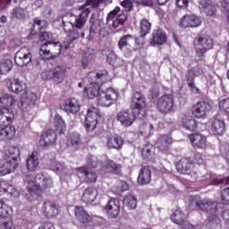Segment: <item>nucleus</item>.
Listing matches in <instances>:
<instances>
[{
    "label": "nucleus",
    "mask_w": 229,
    "mask_h": 229,
    "mask_svg": "<svg viewBox=\"0 0 229 229\" xmlns=\"http://www.w3.org/2000/svg\"><path fill=\"white\" fill-rule=\"evenodd\" d=\"M102 53H103V55H105L106 56L108 64H112L116 58L114 51H112L110 49L103 50Z\"/></svg>",
    "instance_id": "61"
},
{
    "label": "nucleus",
    "mask_w": 229,
    "mask_h": 229,
    "mask_svg": "<svg viewBox=\"0 0 229 229\" xmlns=\"http://www.w3.org/2000/svg\"><path fill=\"white\" fill-rule=\"evenodd\" d=\"M151 182V170L148 166H142L138 176V182L140 185H148Z\"/></svg>",
    "instance_id": "38"
},
{
    "label": "nucleus",
    "mask_w": 229,
    "mask_h": 229,
    "mask_svg": "<svg viewBox=\"0 0 229 229\" xmlns=\"http://www.w3.org/2000/svg\"><path fill=\"white\" fill-rule=\"evenodd\" d=\"M199 4V8H201V10H204L207 15H216V7L212 5V2H210V0H200Z\"/></svg>",
    "instance_id": "45"
},
{
    "label": "nucleus",
    "mask_w": 229,
    "mask_h": 229,
    "mask_svg": "<svg viewBox=\"0 0 229 229\" xmlns=\"http://www.w3.org/2000/svg\"><path fill=\"white\" fill-rule=\"evenodd\" d=\"M19 157H21V150H19V148L10 147L9 149L5 152L4 158L17 164V159Z\"/></svg>",
    "instance_id": "44"
},
{
    "label": "nucleus",
    "mask_w": 229,
    "mask_h": 229,
    "mask_svg": "<svg viewBox=\"0 0 229 229\" xmlns=\"http://www.w3.org/2000/svg\"><path fill=\"white\" fill-rule=\"evenodd\" d=\"M95 55H94V49L88 48L82 56L81 64L83 69H87L89 67V64L94 60Z\"/></svg>",
    "instance_id": "47"
},
{
    "label": "nucleus",
    "mask_w": 229,
    "mask_h": 229,
    "mask_svg": "<svg viewBox=\"0 0 229 229\" xmlns=\"http://www.w3.org/2000/svg\"><path fill=\"white\" fill-rule=\"evenodd\" d=\"M121 7L116 6L111 11L106 17V24L113 28V30H121L124 26V22L128 21V12L133 10V2L131 0H124L121 3Z\"/></svg>",
    "instance_id": "3"
},
{
    "label": "nucleus",
    "mask_w": 229,
    "mask_h": 229,
    "mask_svg": "<svg viewBox=\"0 0 229 229\" xmlns=\"http://www.w3.org/2000/svg\"><path fill=\"white\" fill-rule=\"evenodd\" d=\"M128 189H130V186L124 181H117L113 187L114 192H124Z\"/></svg>",
    "instance_id": "57"
},
{
    "label": "nucleus",
    "mask_w": 229,
    "mask_h": 229,
    "mask_svg": "<svg viewBox=\"0 0 229 229\" xmlns=\"http://www.w3.org/2000/svg\"><path fill=\"white\" fill-rule=\"evenodd\" d=\"M135 119H139V116H137V113H135L134 109H131V111H120L116 115V121H118V123H120L121 125L124 126L125 128L131 126V124L135 123Z\"/></svg>",
    "instance_id": "15"
},
{
    "label": "nucleus",
    "mask_w": 229,
    "mask_h": 229,
    "mask_svg": "<svg viewBox=\"0 0 229 229\" xmlns=\"http://www.w3.org/2000/svg\"><path fill=\"white\" fill-rule=\"evenodd\" d=\"M137 42V37L127 34L123 35L118 40V47L125 56H130L133 51V45Z\"/></svg>",
    "instance_id": "13"
},
{
    "label": "nucleus",
    "mask_w": 229,
    "mask_h": 229,
    "mask_svg": "<svg viewBox=\"0 0 229 229\" xmlns=\"http://www.w3.org/2000/svg\"><path fill=\"white\" fill-rule=\"evenodd\" d=\"M13 67V62L10 59H3L0 64V73L1 74H8L10 71H12Z\"/></svg>",
    "instance_id": "53"
},
{
    "label": "nucleus",
    "mask_w": 229,
    "mask_h": 229,
    "mask_svg": "<svg viewBox=\"0 0 229 229\" xmlns=\"http://www.w3.org/2000/svg\"><path fill=\"white\" fill-rule=\"evenodd\" d=\"M90 22L91 26L89 28V38H94V37L98 35L99 31H101V24H103V21L91 18Z\"/></svg>",
    "instance_id": "43"
},
{
    "label": "nucleus",
    "mask_w": 229,
    "mask_h": 229,
    "mask_svg": "<svg viewBox=\"0 0 229 229\" xmlns=\"http://www.w3.org/2000/svg\"><path fill=\"white\" fill-rule=\"evenodd\" d=\"M53 34L49 32H40L39 40L46 41L39 49V55L45 60H51L53 56L60 55L62 51V44L60 42H52Z\"/></svg>",
    "instance_id": "6"
},
{
    "label": "nucleus",
    "mask_w": 229,
    "mask_h": 229,
    "mask_svg": "<svg viewBox=\"0 0 229 229\" xmlns=\"http://www.w3.org/2000/svg\"><path fill=\"white\" fill-rule=\"evenodd\" d=\"M155 150V148H153L152 145H147L142 148L141 155L143 158H151L153 156V151Z\"/></svg>",
    "instance_id": "58"
},
{
    "label": "nucleus",
    "mask_w": 229,
    "mask_h": 229,
    "mask_svg": "<svg viewBox=\"0 0 229 229\" xmlns=\"http://www.w3.org/2000/svg\"><path fill=\"white\" fill-rule=\"evenodd\" d=\"M173 223L178 225L181 229H194V225L185 221V214L180 209H176L171 216Z\"/></svg>",
    "instance_id": "23"
},
{
    "label": "nucleus",
    "mask_w": 229,
    "mask_h": 229,
    "mask_svg": "<svg viewBox=\"0 0 229 229\" xmlns=\"http://www.w3.org/2000/svg\"><path fill=\"white\" fill-rule=\"evenodd\" d=\"M132 110L137 114L139 119H143L146 115V98L142 93L136 91L132 95Z\"/></svg>",
    "instance_id": "12"
},
{
    "label": "nucleus",
    "mask_w": 229,
    "mask_h": 229,
    "mask_svg": "<svg viewBox=\"0 0 229 229\" xmlns=\"http://www.w3.org/2000/svg\"><path fill=\"white\" fill-rule=\"evenodd\" d=\"M66 72L65 67L56 66L52 70L43 72L41 73V78L42 80L53 81L55 85H60V83H64V81L65 80Z\"/></svg>",
    "instance_id": "8"
},
{
    "label": "nucleus",
    "mask_w": 229,
    "mask_h": 229,
    "mask_svg": "<svg viewBox=\"0 0 229 229\" xmlns=\"http://www.w3.org/2000/svg\"><path fill=\"white\" fill-rule=\"evenodd\" d=\"M221 198L224 203H225L226 205H229V187L222 191Z\"/></svg>",
    "instance_id": "63"
},
{
    "label": "nucleus",
    "mask_w": 229,
    "mask_h": 229,
    "mask_svg": "<svg viewBox=\"0 0 229 229\" xmlns=\"http://www.w3.org/2000/svg\"><path fill=\"white\" fill-rule=\"evenodd\" d=\"M190 140L193 148H197V149H205V148H207V137L203 136V134H191Z\"/></svg>",
    "instance_id": "33"
},
{
    "label": "nucleus",
    "mask_w": 229,
    "mask_h": 229,
    "mask_svg": "<svg viewBox=\"0 0 229 229\" xmlns=\"http://www.w3.org/2000/svg\"><path fill=\"white\" fill-rule=\"evenodd\" d=\"M176 169L181 174H194V162L189 157L182 158L176 165Z\"/></svg>",
    "instance_id": "21"
},
{
    "label": "nucleus",
    "mask_w": 229,
    "mask_h": 229,
    "mask_svg": "<svg viewBox=\"0 0 229 229\" xmlns=\"http://www.w3.org/2000/svg\"><path fill=\"white\" fill-rule=\"evenodd\" d=\"M98 189L94 187H89L87 188L81 196V201L83 203H94L96 201V198H98Z\"/></svg>",
    "instance_id": "36"
},
{
    "label": "nucleus",
    "mask_w": 229,
    "mask_h": 229,
    "mask_svg": "<svg viewBox=\"0 0 229 229\" xmlns=\"http://www.w3.org/2000/svg\"><path fill=\"white\" fill-rule=\"evenodd\" d=\"M81 104H80V100L75 98H67L64 101V105L63 106V110L67 112L68 114H72V115H76L78 112H80V107Z\"/></svg>",
    "instance_id": "26"
},
{
    "label": "nucleus",
    "mask_w": 229,
    "mask_h": 229,
    "mask_svg": "<svg viewBox=\"0 0 229 229\" xmlns=\"http://www.w3.org/2000/svg\"><path fill=\"white\" fill-rule=\"evenodd\" d=\"M225 120L221 116L216 115L211 123V131L214 135H223L225 133Z\"/></svg>",
    "instance_id": "31"
},
{
    "label": "nucleus",
    "mask_w": 229,
    "mask_h": 229,
    "mask_svg": "<svg viewBox=\"0 0 229 229\" xmlns=\"http://www.w3.org/2000/svg\"><path fill=\"white\" fill-rule=\"evenodd\" d=\"M32 58L31 50L28 47H21L16 52L14 62L18 67H24L28 65V64H31Z\"/></svg>",
    "instance_id": "16"
},
{
    "label": "nucleus",
    "mask_w": 229,
    "mask_h": 229,
    "mask_svg": "<svg viewBox=\"0 0 229 229\" xmlns=\"http://www.w3.org/2000/svg\"><path fill=\"white\" fill-rule=\"evenodd\" d=\"M44 26H46V21H43L40 19L36 18L34 19V23L32 25V31H35L37 33V31H40V30L44 28Z\"/></svg>",
    "instance_id": "59"
},
{
    "label": "nucleus",
    "mask_w": 229,
    "mask_h": 229,
    "mask_svg": "<svg viewBox=\"0 0 229 229\" xmlns=\"http://www.w3.org/2000/svg\"><path fill=\"white\" fill-rule=\"evenodd\" d=\"M7 88L10 92H13V94H20V92L26 89V84L19 79H14L7 82Z\"/></svg>",
    "instance_id": "35"
},
{
    "label": "nucleus",
    "mask_w": 229,
    "mask_h": 229,
    "mask_svg": "<svg viewBox=\"0 0 229 229\" xmlns=\"http://www.w3.org/2000/svg\"><path fill=\"white\" fill-rule=\"evenodd\" d=\"M218 106L220 110H223L224 112H226V114H229V98H224L220 100Z\"/></svg>",
    "instance_id": "60"
},
{
    "label": "nucleus",
    "mask_w": 229,
    "mask_h": 229,
    "mask_svg": "<svg viewBox=\"0 0 229 229\" xmlns=\"http://www.w3.org/2000/svg\"><path fill=\"white\" fill-rule=\"evenodd\" d=\"M26 163L29 171H35V169L38 167V164H40V161L38 160V152L33 151L31 155L27 157Z\"/></svg>",
    "instance_id": "40"
},
{
    "label": "nucleus",
    "mask_w": 229,
    "mask_h": 229,
    "mask_svg": "<svg viewBox=\"0 0 229 229\" xmlns=\"http://www.w3.org/2000/svg\"><path fill=\"white\" fill-rule=\"evenodd\" d=\"M123 204L129 210H134L137 208V198L132 194H128L123 199Z\"/></svg>",
    "instance_id": "51"
},
{
    "label": "nucleus",
    "mask_w": 229,
    "mask_h": 229,
    "mask_svg": "<svg viewBox=\"0 0 229 229\" xmlns=\"http://www.w3.org/2000/svg\"><path fill=\"white\" fill-rule=\"evenodd\" d=\"M106 211L109 217L115 219L121 214V201L117 199H111L106 205Z\"/></svg>",
    "instance_id": "24"
},
{
    "label": "nucleus",
    "mask_w": 229,
    "mask_h": 229,
    "mask_svg": "<svg viewBox=\"0 0 229 229\" xmlns=\"http://www.w3.org/2000/svg\"><path fill=\"white\" fill-rule=\"evenodd\" d=\"M104 167L107 173H113L114 174H121V165L115 164L112 160H107L104 163Z\"/></svg>",
    "instance_id": "46"
},
{
    "label": "nucleus",
    "mask_w": 229,
    "mask_h": 229,
    "mask_svg": "<svg viewBox=\"0 0 229 229\" xmlns=\"http://www.w3.org/2000/svg\"><path fill=\"white\" fill-rule=\"evenodd\" d=\"M195 49L199 56H203L207 51L214 47V41L207 35H199L194 40Z\"/></svg>",
    "instance_id": "11"
},
{
    "label": "nucleus",
    "mask_w": 229,
    "mask_h": 229,
    "mask_svg": "<svg viewBox=\"0 0 229 229\" xmlns=\"http://www.w3.org/2000/svg\"><path fill=\"white\" fill-rule=\"evenodd\" d=\"M35 180V181H33ZM27 183V199L35 201L40 196V185L44 189L53 187V179L51 176H45L44 174H38L35 177L29 175L25 178Z\"/></svg>",
    "instance_id": "2"
},
{
    "label": "nucleus",
    "mask_w": 229,
    "mask_h": 229,
    "mask_svg": "<svg viewBox=\"0 0 229 229\" xmlns=\"http://www.w3.org/2000/svg\"><path fill=\"white\" fill-rule=\"evenodd\" d=\"M124 144V140L119 136H110L107 138V148L109 149H121Z\"/></svg>",
    "instance_id": "42"
},
{
    "label": "nucleus",
    "mask_w": 229,
    "mask_h": 229,
    "mask_svg": "<svg viewBox=\"0 0 229 229\" xmlns=\"http://www.w3.org/2000/svg\"><path fill=\"white\" fill-rule=\"evenodd\" d=\"M167 42V34L165 31L158 29L153 30L152 38H150L151 46H164Z\"/></svg>",
    "instance_id": "27"
},
{
    "label": "nucleus",
    "mask_w": 229,
    "mask_h": 229,
    "mask_svg": "<svg viewBox=\"0 0 229 229\" xmlns=\"http://www.w3.org/2000/svg\"><path fill=\"white\" fill-rule=\"evenodd\" d=\"M173 144V138L169 135H162L157 139V148L160 151H169Z\"/></svg>",
    "instance_id": "34"
},
{
    "label": "nucleus",
    "mask_w": 229,
    "mask_h": 229,
    "mask_svg": "<svg viewBox=\"0 0 229 229\" xmlns=\"http://www.w3.org/2000/svg\"><path fill=\"white\" fill-rule=\"evenodd\" d=\"M100 117L101 114L98 108L92 106L88 110L85 118V125L89 131H94V130H96V127L98 126V121Z\"/></svg>",
    "instance_id": "17"
},
{
    "label": "nucleus",
    "mask_w": 229,
    "mask_h": 229,
    "mask_svg": "<svg viewBox=\"0 0 229 229\" xmlns=\"http://www.w3.org/2000/svg\"><path fill=\"white\" fill-rule=\"evenodd\" d=\"M77 171L81 173V174H84L87 183H96V182H98V174H96L92 170L81 166L77 168Z\"/></svg>",
    "instance_id": "39"
},
{
    "label": "nucleus",
    "mask_w": 229,
    "mask_h": 229,
    "mask_svg": "<svg viewBox=\"0 0 229 229\" xmlns=\"http://www.w3.org/2000/svg\"><path fill=\"white\" fill-rule=\"evenodd\" d=\"M81 137L78 133H71L66 141V146L74 151H78L81 148Z\"/></svg>",
    "instance_id": "37"
},
{
    "label": "nucleus",
    "mask_w": 229,
    "mask_h": 229,
    "mask_svg": "<svg viewBox=\"0 0 229 229\" xmlns=\"http://www.w3.org/2000/svg\"><path fill=\"white\" fill-rule=\"evenodd\" d=\"M140 37H146L149 35L151 31V22L148 19H142L140 21Z\"/></svg>",
    "instance_id": "50"
},
{
    "label": "nucleus",
    "mask_w": 229,
    "mask_h": 229,
    "mask_svg": "<svg viewBox=\"0 0 229 229\" xmlns=\"http://www.w3.org/2000/svg\"><path fill=\"white\" fill-rule=\"evenodd\" d=\"M119 94L114 88H108L106 91H101L98 98V106H112L117 101Z\"/></svg>",
    "instance_id": "10"
},
{
    "label": "nucleus",
    "mask_w": 229,
    "mask_h": 229,
    "mask_svg": "<svg viewBox=\"0 0 229 229\" xmlns=\"http://www.w3.org/2000/svg\"><path fill=\"white\" fill-rule=\"evenodd\" d=\"M41 212L47 219H53L60 214V206L51 200H46L42 207Z\"/></svg>",
    "instance_id": "18"
},
{
    "label": "nucleus",
    "mask_w": 229,
    "mask_h": 229,
    "mask_svg": "<svg viewBox=\"0 0 229 229\" xmlns=\"http://www.w3.org/2000/svg\"><path fill=\"white\" fill-rule=\"evenodd\" d=\"M14 117L12 108H0V140H12L15 136V127L10 125Z\"/></svg>",
    "instance_id": "5"
},
{
    "label": "nucleus",
    "mask_w": 229,
    "mask_h": 229,
    "mask_svg": "<svg viewBox=\"0 0 229 229\" xmlns=\"http://www.w3.org/2000/svg\"><path fill=\"white\" fill-rule=\"evenodd\" d=\"M191 207L211 215L207 223L208 228H221V219L216 214L219 212V208L223 207V204L212 200H199L198 198H193L191 199Z\"/></svg>",
    "instance_id": "1"
},
{
    "label": "nucleus",
    "mask_w": 229,
    "mask_h": 229,
    "mask_svg": "<svg viewBox=\"0 0 229 229\" xmlns=\"http://www.w3.org/2000/svg\"><path fill=\"white\" fill-rule=\"evenodd\" d=\"M2 225L4 229H15V225H13V222H12V218L2 220Z\"/></svg>",
    "instance_id": "64"
},
{
    "label": "nucleus",
    "mask_w": 229,
    "mask_h": 229,
    "mask_svg": "<svg viewBox=\"0 0 229 229\" xmlns=\"http://www.w3.org/2000/svg\"><path fill=\"white\" fill-rule=\"evenodd\" d=\"M182 126L188 131H196L198 128V123L192 117H184L182 119Z\"/></svg>",
    "instance_id": "48"
},
{
    "label": "nucleus",
    "mask_w": 229,
    "mask_h": 229,
    "mask_svg": "<svg viewBox=\"0 0 229 229\" xmlns=\"http://www.w3.org/2000/svg\"><path fill=\"white\" fill-rule=\"evenodd\" d=\"M37 103V95L31 91H26L22 94L21 99V108L23 112H30L35 107Z\"/></svg>",
    "instance_id": "19"
},
{
    "label": "nucleus",
    "mask_w": 229,
    "mask_h": 229,
    "mask_svg": "<svg viewBox=\"0 0 229 229\" xmlns=\"http://www.w3.org/2000/svg\"><path fill=\"white\" fill-rule=\"evenodd\" d=\"M155 131V127L151 124V123H144L140 126V132L143 135V137H149Z\"/></svg>",
    "instance_id": "52"
},
{
    "label": "nucleus",
    "mask_w": 229,
    "mask_h": 229,
    "mask_svg": "<svg viewBox=\"0 0 229 229\" xmlns=\"http://www.w3.org/2000/svg\"><path fill=\"white\" fill-rule=\"evenodd\" d=\"M157 108L160 114L165 115L173 112L174 108V98L173 95H164L157 99Z\"/></svg>",
    "instance_id": "14"
},
{
    "label": "nucleus",
    "mask_w": 229,
    "mask_h": 229,
    "mask_svg": "<svg viewBox=\"0 0 229 229\" xmlns=\"http://www.w3.org/2000/svg\"><path fill=\"white\" fill-rule=\"evenodd\" d=\"M212 185H229V177L227 178L217 177L212 182Z\"/></svg>",
    "instance_id": "62"
},
{
    "label": "nucleus",
    "mask_w": 229,
    "mask_h": 229,
    "mask_svg": "<svg viewBox=\"0 0 229 229\" xmlns=\"http://www.w3.org/2000/svg\"><path fill=\"white\" fill-rule=\"evenodd\" d=\"M80 13L78 16L72 13H68L62 18V23L73 24L77 30H81L87 23L89 15H90V10L85 7H80Z\"/></svg>",
    "instance_id": "7"
},
{
    "label": "nucleus",
    "mask_w": 229,
    "mask_h": 229,
    "mask_svg": "<svg viewBox=\"0 0 229 229\" xmlns=\"http://www.w3.org/2000/svg\"><path fill=\"white\" fill-rule=\"evenodd\" d=\"M108 80H110V77H108V72L106 70L89 72L88 73L89 85L85 89L88 99H94V98L99 97L101 85L106 83Z\"/></svg>",
    "instance_id": "4"
},
{
    "label": "nucleus",
    "mask_w": 229,
    "mask_h": 229,
    "mask_svg": "<svg viewBox=\"0 0 229 229\" xmlns=\"http://www.w3.org/2000/svg\"><path fill=\"white\" fill-rule=\"evenodd\" d=\"M181 28H198L201 26V20L194 14H185L179 21Z\"/></svg>",
    "instance_id": "25"
},
{
    "label": "nucleus",
    "mask_w": 229,
    "mask_h": 229,
    "mask_svg": "<svg viewBox=\"0 0 229 229\" xmlns=\"http://www.w3.org/2000/svg\"><path fill=\"white\" fill-rule=\"evenodd\" d=\"M74 214L76 219L81 222L82 225H89L92 221V216L87 213L83 207L76 206L74 208Z\"/></svg>",
    "instance_id": "30"
},
{
    "label": "nucleus",
    "mask_w": 229,
    "mask_h": 229,
    "mask_svg": "<svg viewBox=\"0 0 229 229\" xmlns=\"http://www.w3.org/2000/svg\"><path fill=\"white\" fill-rule=\"evenodd\" d=\"M17 169V163L15 161L11 162L10 159L4 157V161L0 164V176H4L13 173Z\"/></svg>",
    "instance_id": "32"
},
{
    "label": "nucleus",
    "mask_w": 229,
    "mask_h": 229,
    "mask_svg": "<svg viewBox=\"0 0 229 229\" xmlns=\"http://www.w3.org/2000/svg\"><path fill=\"white\" fill-rule=\"evenodd\" d=\"M50 169L57 174H60L63 180H69L72 175V171L65 167V165L60 161L52 160L50 162Z\"/></svg>",
    "instance_id": "20"
},
{
    "label": "nucleus",
    "mask_w": 229,
    "mask_h": 229,
    "mask_svg": "<svg viewBox=\"0 0 229 229\" xmlns=\"http://www.w3.org/2000/svg\"><path fill=\"white\" fill-rule=\"evenodd\" d=\"M64 33H67V37L64 40V48L69 49L71 44L80 38V37H85V32L80 30L81 29H74L75 26L72 23H62Z\"/></svg>",
    "instance_id": "9"
},
{
    "label": "nucleus",
    "mask_w": 229,
    "mask_h": 229,
    "mask_svg": "<svg viewBox=\"0 0 229 229\" xmlns=\"http://www.w3.org/2000/svg\"><path fill=\"white\" fill-rule=\"evenodd\" d=\"M186 80L188 86L191 89V92L193 94H198L199 92V89H198V87H196V85L194 84V72L192 70H190L188 72V74L186 75Z\"/></svg>",
    "instance_id": "54"
},
{
    "label": "nucleus",
    "mask_w": 229,
    "mask_h": 229,
    "mask_svg": "<svg viewBox=\"0 0 229 229\" xmlns=\"http://www.w3.org/2000/svg\"><path fill=\"white\" fill-rule=\"evenodd\" d=\"M15 105V98L12 95H4L0 98V108H10Z\"/></svg>",
    "instance_id": "49"
},
{
    "label": "nucleus",
    "mask_w": 229,
    "mask_h": 229,
    "mask_svg": "<svg viewBox=\"0 0 229 229\" xmlns=\"http://www.w3.org/2000/svg\"><path fill=\"white\" fill-rule=\"evenodd\" d=\"M11 18L16 21H26V19H28V7L22 4L15 6L11 11Z\"/></svg>",
    "instance_id": "29"
},
{
    "label": "nucleus",
    "mask_w": 229,
    "mask_h": 229,
    "mask_svg": "<svg viewBox=\"0 0 229 229\" xmlns=\"http://www.w3.org/2000/svg\"><path fill=\"white\" fill-rule=\"evenodd\" d=\"M210 104L206 101H199L192 106V115L197 119H201L210 112Z\"/></svg>",
    "instance_id": "22"
},
{
    "label": "nucleus",
    "mask_w": 229,
    "mask_h": 229,
    "mask_svg": "<svg viewBox=\"0 0 229 229\" xmlns=\"http://www.w3.org/2000/svg\"><path fill=\"white\" fill-rule=\"evenodd\" d=\"M54 124L57 130H59L60 133L65 132V122L64 121V118L60 114H56L55 116V122Z\"/></svg>",
    "instance_id": "56"
},
{
    "label": "nucleus",
    "mask_w": 229,
    "mask_h": 229,
    "mask_svg": "<svg viewBox=\"0 0 229 229\" xmlns=\"http://www.w3.org/2000/svg\"><path fill=\"white\" fill-rule=\"evenodd\" d=\"M4 185H8L7 182H0V189L4 191V192H7L8 194H11V196H13L14 198H19L21 196V192L17 191L13 186H8L7 188L4 187Z\"/></svg>",
    "instance_id": "55"
},
{
    "label": "nucleus",
    "mask_w": 229,
    "mask_h": 229,
    "mask_svg": "<svg viewBox=\"0 0 229 229\" xmlns=\"http://www.w3.org/2000/svg\"><path fill=\"white\" fill-rule=\"evenodd\" d=\"M56 142V132L54 130H47L40 136L39 144L44 148L51 146Z\"/></svg>",
    "instance_id": "28"
},
{
    "label": "nucleus",
    "mask_w": 229,
    "mask_h": 229,
    "mask_svg": "<svg viewBox=\"0 0 229 229\" xmlns=\"http://www.w3.org/2000/svg\"><path fill=\"white\" fill-rule=\"evenodd\" d=\"M13 216V209H12V207L5 204L4 201L0 200V217L2 221L4 219H12Z\"/></svg>",
    "instance_id": "41"
}]
</instances>
